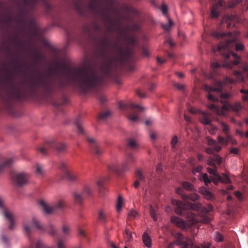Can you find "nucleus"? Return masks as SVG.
Returning <instances> with one entry per match:
<instances>
[{
  "mask_svg": "<svg viewBox=\"0 0 248 248\" xmlns=\"http://www.w3.org/2000/svg\"><path fill=\"white\" fill-rule=\"evenodd\" d=\"M212 35L216 37L217 39H222L225 40V42H221L217 47V49L213 48L214 52L216 51H220L222 52V55L224 56L226 59L229 58L231 55H232L233 57L236 58V60L239 61L238 64L240 62L239 57L236 54V53H232L231 50L232 47L235 46V49L236 51H239V50H243L244 48V45L242 43H235L236 41H237L238 38L236 36V34H232L229 32L228 33H219L217 31H214L212 33Z\"/></svg>",
  "mask_w": 248,
  "mask_h": 248,
  "instance_id": "nucleus-1",
  "label": "nucleus"
},
{
  "mask_svg": "<svg viewBox=\"0 0 248 248\" xmlns=\"http://www.w3.org/2000/svg\"><path fill=\"white\" fill-rule=\"evenodd\" d=\"M71 78L85 91L91 88L98 81V76L95 71L89 67H80L72 70Z\"/></svg>",
  "mask_w": 248,
  "mask_h": 248,
  "instance_id": "nucleus-2",
  "label": "nucleus"
},
{
  "mask_svg": "<svg viewBox=\"0 0 248 248\" xmlns=\"http://www.w3.org/2000/svg\"><path fill=\"white\" fill-rule=\"evenodd\" d=\"M171 203L177 206L175 209V213L177 215H183V210H193L196 211H201L202 207V204L200 202L196 203H192L190 202H183L182 201H179L177 199H172Z\"/></svg>",
  "mask_w": 248,
  "mask_h": 248,
  "instance_id": "nucleus-3",
  "label": "nucleus"
},
{
  "mask_svg": "<svg viewBox=\"0 0 248 248\" xmlns=\"http://www.w3.org/2000/svg\"><path fill=\"white\" fill-rule=\"evenodd\" d=\"M235 80L233 79V78H229V77H226L224 82H221V81H217L216 83V85L217 86L216 88H211L210 86L205 85L204 89L205 90L207 91L208 93L206 95L208 99L209 100H211L213 102H217L219 101V99L216 96H215L213 92L214 91H216V92H220V91L222 90V87L224 84L227 83H234Z\"/></svg>",
  "mask_w": 248,
  "mask_h": 248,
  "instance_id": "nucleus-4",
  "label": "nucleus"
},
{
  "mask_svg": "<svg viewBox=\"0 0 248 248\" xmlns=\"http://www.w3.org/2000/svg\"><path fill=\"white\" fill-rule=\"evenodd\" d=\"M41 209L46 214H51L54 210H58V209H62L65 205L63 200H58L53 204L52 206H50L49 204L45 201H41L39 202Z\"/></svg>",
  "mask_w": 248,
  "mask_h": 248,
  "instance_id": "nucleus-5",
  "label": "nucleus"
},
{
  "mask_svg": "<svg viewBox=\"0 0 248 248\" xmlns=\"http://www.w3.org/2000/svg\"><path fill=\"white\" fill-rule=\"evenodd\" d=\"M31 175L28 172H20L13 175L12 180L15 184L18 186H23V185L28 184Z\"/></svg>",
  "mask_w": 248,
  "mask_h": 248,
  "instance_id": "nucleus-6",
  "label": "nucleus"
},
{
  "mask_svg": "<svg viewBox=\"0 0 248 248\" xmlns=\"http://www.w3.org/2000/svg\"><path fill=\"white\" fill-rule=\"evenodd\" d=\"M0 208L2 212L4 217L5 218L10 222L9 228L10 229H13L15 227V217L11 211H9V210L6 209V207L4 206V202L3 199H0Z\"/></svg>",
  "mask_w": 248,
  "mask_h": 248,
  "instance_id": "nucleus-7",
  "label": "nucleus"
},
{
  "mask_svg": "<svg viewBox=\"0 0 248 248\" xmlns=\"http://www.w3.org/2000/svg\"><path fill=\"white\" fill-rule=\"evenodd\" d=\"M60 168L62 170L63 176L69 181L74 182V181H76V180H78V175L70 170L65 163H62L61 164Z\"/></svg>",
  "mask_w": 248,
  "mask_h": 248,
  "instance_id": "nucleus-8",
  "label": "nucleus"
},
{
  "mask_svg": "<svg viewBox=\"0 0 248 248\" xmlns=\"http://www.w3.org/2000/svg\"><path fill=\"white\" fill-rule=\"evenodd\" d=\"M219 124L222 128L223 132L225 135V138L222 137V136H220V135H218L217 137V141L220 143V144H222V145L226 146V145L229 144L228 136L229 135L230 132L229 125L226 124V123H223V122H220Z\"/></svg>",
  "mask_w": 248,
  "mask_h": 248,
  "instance_id": "nucleus-9",
  "label": "nucleus"
},
{
  "mask_svg": "<svg viewBox=\"0 0 248 248\" xmlns=\"http://www.w3.org/2000/svg\"><path fill=\"white\" fill-rule=\"evenodd\" d=\"M24 231L27 233H30L31 227H36L39 230H43V227L40 221L36 219H32L31 221H23Z\"/></svg>",
  "mask_w": 248,
  "mask_h": 248,
  "instance_id": "nucleus-10",
  "label": "nucleus"
},
{
  "mask_svg": "<svg viewBox=\"0 0 248 248\" xmlns=\"http://www.w3.org/2000/svg\"><path fill=\"white\" fill-rule=\"evenodd\" d=\"M177 245H181L183 248H187L193 246L194 243L192 239L184 237L181 233H178L176 240Z\"/></svg>",
  "mask_w": 248,
  "mask_h": 248,
  "instance_id": "nucleus-11",
  "label": "nucleus"
},
{
  "mask_svg": "<svg viewBox=\"0 0 248 248\" xmlns=\"http://www.w3.org/2000/svg\"><path fill=\"white\" fill-rule=\"evenodd\" d=\"M242 108L243 106L240 102H236L232 105H231L229 103H225L224 104V115H226L227 112L229 110L234 111V112H239Z\"/></svg>",
  "mask_w": 248,
  "mask_h": 248,
  "instance_id": "nucleus-12",
  "label": "nucleus"
},
{
  "mask_svg": "<svg viewBox=\"0 0 248 248\" xmlns=\"http://www.w3.org/2000/svg\"><path fill=\"white\" fill-rule=\"evenodd\" d=\"M170 221L177 227H179L183 229L187 228V227H189V224H187L186 221L181 219V218H180V217H178V216H172L170 218Z\"/></svg>",
  "mask_w": 248,
  "mask_h": 248,
  "instance_id": "nucleus-13",
  "label": "nucleus"
},
{
  "mask_svg": "<svg viewBox=\"0 0 248 248\" xmlns=\"http://www.w3.org/2000/svg\"><path fill=\"white\" fill-rule=\"evenodd\" d=\"M238 63H239V61L236 60V61L231 62H225L222 65H220V64L216 62L211 63V66L212 67V68H218V67L222 66L224 68H225V69H232L234 65L238 64Z\"/></svg>",
  "mask_w": 248,
  "mask_h": 248,
  "instance_id": "nucleus-14",
  "label": "nucleus"
},
{
  "mask_svg": "<svg viewBox=\"0 0 248 248\" xmlns=\"http://www.w3.org/2000/svg\"><path fill=\"white\" fill-rule=\"evenodd\" d=\"M88 142L92 144V147L94 150L96 155H101L103 152V150L101 149L99 145V142L94 138L88 137L87 138Z\"/></svg>",
  "mask_w": 248,
  "mask_h": 248,
  "instance_id": "nucleus-15",
  "label": "nucleus"
},
{
  "mask_svg": "<svg viewBox=\"0 0 248 248\" xmlns=\"http://www.w3.org/2000/svg\"><path fill=\"white\" fill-rule=\"evenodd\" d=\"M207 107L211 110H214L217 115H219V116H225L224 105L222 107H219V106H215V105L211 104V105H207Z\"/></svg>",
  "mask_w": 248,
  "mask_h": 248,
  "instance_id": "nucleus-16",
  "label": "nucleus"
},
{
  "mask_svg": "<svg viewBox=\"0 0 248 248\" xmlns=\"http://www.w3.org/2000/svg\"><path fill=\"white\" fill-rule=\"evenodd\" d=\"M136 160V158L134 155H132V154H129L126 157V160L122 164V168L123 170H126L129 169L128 164L130 162H134Z\"/></svg>",
  "mask_w": 248,
  "mask_h": 248,
  "instance_id": "nucleus-17",
  "label": "nucleus"
},
{
  "mask_svg": "<svg viewBox=\"0 0 248 248\" xmlns=\"http://www.w3.org/2000/svg\"><path fill=\"white\" fill-rule=\"evenodd\" d=\"M211 116V113L202 112V116L201 118V121L202 123H203L204 124H210L211 123V120L210 119Z\"/></svg>",
  "mask_w": 248,
  "mask_h": 248,
  "instance_id": "nucleus-18",
  "label": "nucleus"
},
{
  "mask_svg": "<svg viewBox=\"0 0 248 248\" xmlns=\"http://www.w3.org/2000/svg\"><path fill=\"white\" fill-rule=\"evenodd\" d=\"M186 217L189 224H196L198 222V219H196V215L193 214L192 212H187Z\"/></svg>",
  "mask_w": 248,
  "mask_h": 248,
  "instance_id": "nucleus-19",
  "label": "nucleus"
},
{
  "mask_svg": "<svg viewBox=\"0 0 248 248\" xmlns=\"http://www.w3.org/2000/svg\"><path fill=\"white\" fill-rule=\"evenodd\" d=\"M222 2L221 1H219V2L216 3V4L213 5V7L211 8V16L212 17H217L219 15V13L218 12L217 9L219 5H222Z\"/></svg>",
  "mask_w": 248,
  "mask_h": 248,
  "instance_id": "nucleus-20",
  "label": "nucleus"
},
{
  "mask_svg": "<svg viewBox=\"0 0 248 248\" xmlns=\"http://www.w3.org/2000/svg\"><path fill=\"white\" fill-rule=\"evenodd\" d=\"M142 241L145 246L148 248H151V247H152V239L147 232H144L142 234Z\"/></svg>",
  "mask_w": 248,
  "mask_h": 248,
  "instance_id": "nucleus-21",
  "label": "nucleus"
},
{
  "mask_svg": "<svg viewBox=\"0 0 248 248\" xmlns=\"http://www.w3.org/2000/svg\"><path fill=\"white\" fill-rule=\"evenodd\" d=\"M200 191L202 194H203V196L208 200H212L214 199V195L211 192L209 191L208 189H205L204 187L203 188H201L200 190Z\"/></svg>",
  "mask_w": 248,
  "mask_h": 248,
  "instance_id": "nucleus-22",
  "label": "nucleus"
},
{
  "mask_svg": "<svg viewBox=\"0 0 248 248\" xmlns=\"http://www.w3.org/2000/svg\"><path fill=\"white\" fill-rule=\"evenodd\" d=\"M124 238L125 240V243H128V242L131 241L133 239V235L132 232H130L128 229H125L124 232Z\"/></svg>",
  "mask_w": 248,
  "mask_h": 248,
  "instance_id": "nucleus-23",
  "label": "nucleus"
},
{
  "mask_svg": "<svg viewBox=\"0 0 248 248\" xmlns=\"http://www.w3.org/2000/svg\"><path fill=\"white\" fill-rule=\"evenodd\" d=\"M29 248H54V247H48L41 241H37L34 243L31 244Z\"/></svg>",
  "mask_w": 248,
  "mask_h": 248,
  "instance_id": "nucleus-24",
  "label": "nucleus"
},
{
  "mask_svg": "<svg viewBox=\"0 0 248 248\" xmlns=\"http://www.w3.org/2000/svg\"><path fill=\"white\" fill-rule=\"evenodd\" d=\"M92 194V191L90 186H88V185L84 186L82 191V196L83 198H85V197H90Z\"/></svg>",
  "mask_w": 248,
  "mask_h": 248,
  "instance_id": "nucleus-25",
  "label": "nucleus"
},
{
  "mask_svg": "<svg viewBox=\"0 0 248 248\" xmlns=\"http://www.w3.org/2000/svg\"><path fill=\"white\" fill-rule=\"evenodd\" d=\"M124 205V199L121 195L118 197L117 202L116 204V210L118 212H120Z\"/></svg>",
  "mask_w": 248,
  "mask_h": 248,
  "instance_id": "nucleus-26",
  "label": "nucleus"
},
{
  "mask_svg": "<svg viewBox=\"0 0 248 248\" xmlns=\"http://www.w3.org/2000/svg\"><path fill=\"white\" fill-rule=\"evenodd\" d=\"M199 180L203 181L206 185H208L211 182V178H209L208 175L207 174V173H203V174H202L199 177Z\"/></svg>",
  "mask_w": 248,
  "mask_h": 248,
  "instance_id": "nucleus-27",
  "label": "nucleus"
},
{
  "mask_svg": "<svg viewBox=\"0 0 248 248\" xmlns=\"http://www.w3.org/2000/svg\"><path fill=\"white\" fill-rule=\"evenodd\" d=\"M182 186L186 189L188 190V191H195L196 190L193 185L190 183V182H182Z\"/></svg>",
  "mask_w": 248,
  "mask_h": 248,
  "instance_id": "nucleus-28",
  "label": "nucleus"
},
{
  "mask_svg": "<svg viewBox=\"0 0 248 248\" xmlns=\"http://www.w3.org/2000/svg\"><path fill=\"white\" fill-rule=\"evenodd\" d=\"M234 75L236 78V81H245V76L241 71H234Z\"/></svg>",
  "mask_w": 248,
  "mask_h": 248,
  "instance_id": "nucleus-29",
  "label": "nucleus"
},
{
  "mask_svg": "<svg viewBox=\"0 0 248 248\" xmlns=\"http://www.w3.org/2000/svg\"><path fill=\"white\" fill-rule=\"evenodd\" d=\"M14 161L13 158H10L4 163H0V172L2 171L4 167H6V166H9Z\"/></svg>",
  "mask_w": 248,
  "mask_h": 248,
  "instance_id": "nucleus-30",
  "label": "nucleus"
},
{
  "mask_svg": "<svg viewBox=\"0 0 248 248\" xmlns=\"http://www.w3.org/2000/svg\"><path fill=\"white\" fill-rule=\"evenodd\" d=\"M128 118L129 121H132L133 122H136L139 119V114H137L136 112H132L128 116Z\"/></svg>",
  "mask_w": 248,
  "mask_h": 248,
  "instance_id": "nucleus-31",
  "label": "nucleus"
},
{
  "mask_svg": "<svg viewBox=\"0 0 248 248\" xmlns=\"http://www.w3.org/2000/svg\"><path fill=\"white\" fill-rule=\"evenodd\" d=\"M211 179L215 184H217L219 181H220L221 176L217 173V169H215V173L214 176L212 177Z\"/></svg>",
  "mask_w": 248,
  "mask_h": 248,
  "instance_id": "nucleus-32",
  "label": "nucleus"
},
{
  "mask_svg": "<svg viewBox=\"0 0 248 248\" xmlns=\"http://www.w3.org/2000/svg\"><path fill=\"white\" fill-rule=\"evenodd\" d=\"M74 198L76 202L80 203V202H82L83 199L82 191L81 194H79V193H75L74 194Z\"/></svg>",
  "mask_w": 248,
  "mask_h": 248,
  "instance_id": "nucleus-33",
  "label": "nucleus"
},
{
  "mask_svg": "<svg viewBox=\"0 0 248 248\" xmlns=\"http://www.w3.org/2000/svg\"><path fill=\"white\" fill-rule=\"evenodd\" d=\"M67 147V145L65 144V143H63V142H60L58 143V144L56 145V149L59 152H62V151H64L65 150Z\"/></svg>",
  "mask_w": 248,
  "mask_h": 248,
  "instance_id": "nucleus-34",
  "label": "nucleus"
},
{
  "mask_svg": "<svg viewBox=\"0 0 248 248\" xmlns=\"http://www.w3.org/2000/svg\"><path fill=\"white\" fill-rule=\"evenodd\" d=\"M110 115L111 112H109V111H107L105 112H101V113H100L99 115V118L100 120H107L108 117H109Z\"/></svg>",
  "mask_w": 248,
  "mask_h": 248,
  "instance_id": "nucleus-35",
  "label": "nucleus"
},
{
  "mask_svg": "<svg viewBox=\"0 0 248 248\" xmlns=\"http://www.w3.org/2000/svg\"><path fill=\"white\" fill-rule=\"evenodd\" d=\"M167 16L168 18L169 24H168V25H166V24H162L161 26H162V28H163V29H165L166 31H169V30H170L171 26H172V25L173 24V22L172 20H171V19H170V17L168 16Z\"/></svg>",
  "mask_w": 248,
  "mask_h": 248,
  "instance_id": "nucleus-36",
  "label": "nucleus"
},
{
  "mask_svg": "<svg viewBox=\"0 0 248 248\" xmlns=\"http://www.w3.org/2000/svg\"><path fill=\"white\" fill-rule=\"evenodd\" d=\"M36 172L38 175H43L44 173L43 166L41 165H36L35 166Z\"/></svg>",
  "mask_w": 248,
  "mask_h": 248,
  "instance_id": "nucleus-37",
  "label": "nucleus"
},
{
  "mask_svg": "<svg viewBox=\"0 0 248 248\" xmlns=\"http://www.w3.org/2000/svg\"><path fill=\"white\" fill-rule=\"evenodd\" d=\"M220 182L222 183H225V184H227V183L231 182V179L228 177V175L224 174V173H222V176H221Z\"/></svg>",
  "mask_w": 248,
  "mask_h": 248,
  "instance_id": "nucleus-38",
  "label": "nucleus"
},
{
  "mask_svg": "<svg viewBox=\"0 0 248 248\" xmlns=\"http://www.w3.org/2000/svg\"><path fill=\"white\" fill-rule=\"evenodd\" d=\"M240 92L243 93L242 98L243 100L248 101V89H241Z\"/></svg>",
  "mask_w": 248,
  "mask_h": 248,
  "instance_id": "nucleus-39",
  "label": "nucleus"
},
{
  "mask_svg": "<svg viewBox=\"0 0 248 248\" xmlns=\"http://www.w3.org/2000/svg\"><path fill=\"white\" fill-rule=\"evenodd\" d=\"M128 216L129 217H134L135 218V217H137L139 216V214L138 211H135V210H131L128 213Z\"/></svg>",
  "mask_w": 248,
  "mask_h": 248,
  "instance_id": "nucleus-40",
  "label": "nucleus"
},
{
  "mask_svg": "<svg viewBox=\"0 0 248 248\" xmlns=\"http://www.w3.org/2000/svg\"><path fill=\"white\" fill-rule=\"evenodd\" d=\"M200 196L199 194L196 193H192V194H189V199L193 201V202H196L197 200L199 199Z\"/></svg>",
  "mask_w": 248,
  "mask_h": 248,
  "instance_id": "nucleus-41",
  "label": "nucleus"
},
{
  "mask_svg": "<svg viewBox=\"0 0 248 248\" xmlns=\"http://www.w3.org/2000/svg\"><path fill=\"white\" fill-rule=\"evenodd\" d=\"M106 214H105L104 211H102V210L99 211V216L98 219L100 220V221H105L106 219Z\"/></svg>",
  "mask_w": 248,
  "mask_h": 248,
  "instance_id": "nucleus-42",
  "label": "nucleus"
},
{
  "mask_svg": "<svg viewBox=\"0 0 248 248\" xmlns=\"http://www.w3.org/2000/svg\"><path fill=\"white\" fill-rule=\"evenodd\" d=\"M178 142V137L177 135H174L171 140V146L173 148H176V145Z\"/></svg>",
  "mask_w": 248,
  "mask_h": 248,
  "instance_id": "nucleus-43",
  "label": "nucleus"
},
{
  "mask_svg": "<svg viewBox=\"0 0 248 248\" xmlns=\"http://www.w3.org/2000/svg\"><path fill=\"white\" fill-rule=\"evenodd\" d=\"M128 144L130 146V147H136L138 145V142L135 140H133V139H131L128 141Z\"/></svg>",
  "mask_w": 248,
  "mask_h": 248,
  "instance_id": "nucleus-44",
  "label": "nucleus"
},
{
  "mask_svg": "<svg viewBox=\"0 0 248 248\" xmlns=\"http://www.w3.org/2000/svg\"><path fill=\"white\" fill-rule=\"evenodd\" d=\"M48 232L51 235H54L56 233V231L55 227L50 224L48 228Z\"/></svg>",
  "mask_w": 248,
  "mask_h": 248,
  "instance_id": "nucleus-45",
  "label": "nucleus"
},
{
  "mask_svg": "<svg viewBox=\"0 0 248 248\" xmlns=\"http://www.w3.org/2000/svg\"><path fill=\"white\" fill-rule=\"evenodd\" d=\"M62 231L64 234L67 235V234H69L71 229L70 227L67 226V225H63L62 226Z\"/></svg>",
  "mask_w": 248,
  "mask_h": 248,
  "instance_id": "nucleus-46",
  "label": "nucleus"
},
{
  "mask_svg": "<svg viewBox=\"0 0 248 248\" xmlns=\"http://www.w3.org/2000/svg\"><path fill=\"white\" fill-rule=\"evenodd\" d=\"M213 208V206L212 205H208L207 207H203L202 206L201 209L202 212L203 213V214H206L208 212L211 211Z\"/></svg>",
  "mask_w": 248,
  "mask_h": 248,
  "instance_id": "nucleus-47",
  "label": "nucleus"
},
{
  "mask_svg": "<svg viewBox=\"0 0 248 248\" xmlns=\"http://www.w3.org/2000/svg\"><path fill=\"white\" fill-rule=\"evenodd\" d=\"M150 213L152 217V218L155 220V221H156L157 220V217L156 216V214L154 208H153L152 206L150 207Z\"/></svg>",
  "mask_w": 248,
  "mask_h": 248,
  "instance_id": "nucleus-48",
  "label": "nucleus"
},
{
  "mask_svg": "<svg viewBox=\"0 0 248 248\" xmlns=\"http://www.w3.org/2000/svg\"><path fill=\"white\" fill-rule=\"evenodd\" d=\"M214 239L216 241H222L223 237L221 234L219 232H216L214 235Z\"/></svg>",
  "mask_w": 248,
  "mask_h": 248,
  "instance_id": "nucleus-49",
  "label": "nucleus"
},
{
  "mask_svg": "<svg viewBox=\"0 0 248 248\" xmlns=\"http://www.w3.org/2000/svg\"><path fill=\"white\" fill-rule=\"evenodd\" d=\"M227 139L228 140V143L230 142L232 144V145H236V144H237V140H235V139H234V138L232 137L230 134L227 137Z\"/></svg>",
  "mask_w": 248,
  "mask_h": 248,
  "instance_id": "nucleus-50",
  "label": "nucleus"
},
{
  "mask_svg": "<svg viewBox=\"0 0 248 248\" xmlns=\"http://www.w3.org/2000/svg\"><path fill=\"white\" fill-rule=\"evenodd\" d=\"M76 126L77 127L78 133H84V130L82 127V125H81L80 123H78V122H77V123H76Z\"/></svg>",
  "mask_w": 248,
  "mask_h": 248,
  "instance_id": "nucleus-51",
  "label": "nucleus"
},
{
  "mask_svg": "<svg viewBox=\"0 0 248 248\" xmlns=\"http://www.w3.org/2000/svg\"><path fill=\"white\" fill-rule=\"evenodd\" d=\"M126 40L128 44H134L136 42V38L133 36H127Z\"/></svg>",
  "mask_w": 248,
  "mask_h": 248,
  "instance_id": "nucleus-52",
  "label": "nucleus"
},
{
  "mask_svg": "<svg viewBox=\"0 0 248 248\" xmlns=\"http://www.w3.org/2000/svg\"><path fill=\"white\" fill-rule=\"evenodd\" d=\"M137 176L140 182V180H143L144 177L143 173L140 171V170H137Z\"/></svg>",
  "mask_w": 248,
  "mask_h": 248,
  "instance_id": "nucleus-53",
  "label": "nucleus"
},
{
  "mask_svg": "<svg viewBox=\"0 0 248 248\" xmlns=\"http://www.w3.org/2000/svg\"><path fill=\"white\" fill-rule=\"evenodd\" d=\"M206 140L207 141V144L208 145H215V144H216L217 142V141H216V140H213V139H212V138L211 137H207Z\"/></svg>",
  "mask_w": 248,
  "mask_h": 248,
  "instance_id": "nucleus-54",
  "label": "nucleus"
},
{
  "mask_svg": "<svg viewBox=\"0 0 248 248\" xmlns=\"http://www.w3.org/2000/svg\"><path fill=\"white\" fill-rule=\"evenodd\" d=\"M217 162L218 164H220L222 162V158L218 155H214V162Z\"/></svg>",
  "mask_w": 248,
  "mask_h": 248,
  "instance_id": "nucleus-55",
  "label": "nucleus"
},
{
  "mask_svg": "<svg viewBox=\"0 0 248 248\" xmlns=\"http://www.w3.org/2000/svg\"><path fill=\"white\" fill-rule=\"evenodd\" d=\"M217 126H213V125H211L210 128L209 129V132L211 134H215L217 132Z\"/></svg>",
  "mask_w": 248,
  "mask_h": 248,
  "instance_id": "nucleus-56",
  "label": "nucleus"
},
{
  "mask_svg": "<svg viewBox=\"0 0 248 248\" xmlns=\"http://www.w3.org/2000/svg\"><path fill=\"white\" fill-rule=\"evenodd\" d=\"M202 170V167L199 165V166L197 167L195 169H194L192 170L193 174H195L196 172H201Z\"/></svg>",
  "mask_w": 248,
  "mask_h": 248,
  "instance_id": "nucleus-57",
  "label": "nucleus"
},
{
  "mask_svg": "<svg viewBox=\"0 0 248 248\" xmlns=\"http://www.w3.org/2000/svg\"><path fill=\"white\" fill-rule=\"evenodd\" d=\"M161 11L163 14H167L168 12V7L167 5L163 4L161 7Z\"/></svg>",
  "mask_w": 248,
  "mask_h": 248,
  "instance_id": "nucleus-58",
  "label": "nucleus"
},
{
  "mask_svg": "<svg viewBox=\"0 0 248 248\" xmlns=\"http://www.w3.org/2000/svg\"><path fill=\"white\" fill-rule=\"evenodd\" d=\"M174 86L178 89L179 90H183L185 87V85L184 84H182V83H176L174 84Z\"/></svg>",
  "mask_w": 248,
  "mask_h": 248,
  "instance_id": "nucleus-59",
  "label": "nucleus"
},
{
  "mask_svg": "<svg viewBox=\"0 0 248 248\" xmlns=\"http://www.w3.org/2000/svg\"><path fill=\"white\" fill-rule=\"evenodd\" d=\"M239 152V149L237 147H232L230 150V153L232 154H234V155H237Z\"/></svg>",
  "mask_w": 248,
  "mask_h": 248,
  "instance_id": "nucleus-60",
  "label": "nucleus"
},
{
  "mask_svg": "<svg viewBox=\"0 0 248 248\" xmlns=\"http://www.w3.org/2000/svg\"><path fill=\"white\" fill-rule=\"evenodd\" d=\"M214 162V159H213V158H209L207 160V164L208 165L215 166Z\"/></svg>",
  "mask_w": 248,
  "mask_h": 248,
  "instance_id": "nucleus-61",
  "label": "nucleus"
},
{
  "mask_svg": "<svg viewBox=\"0 0 248 248\" xmlns=\"http://www.w3.org/2000/svg\"><path fill=\"white\" fill-rule=\"evenodd\" d=\"M117 168V165L115 164H110L108 165V168L110 170H115Z\"/></svg>",
  "mask_w": 248,
  "mask_h": 248,
  "instance_id": "nucleus-62",
  "label": "nucleus"
},
{
  "mask_svg": "<svg viewBox=\"0 0 248 248\" xmlns=\"http://www.w3.org/2000/svg\"><path fill=\"white\" fill-rule=\"evenodd\" d=\"M211 244L210 242H204L202 244V246L203 248H210Z\"/></svg>",
  "mask_w": 248,
  "mask_h": 248,
  "instance_id": "nucleus-63",
  "label": "nucleus"
},
{
  "mask_svg": "<svg viewBox=\"0 0 248 248\" xmlns=\"http://www.w3.org/2000/svg\"><path fill=\"white\" fill-rule=\"evenodd\" d=\"M242 68L244 71L248 72V62H244Z\"/></svg>",
  "mask_w": 248,
  "mask_h": 248,
  "instance_id": "nucleus-64",
  "label": "nucleus"
}]
</instances>
